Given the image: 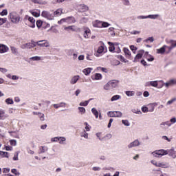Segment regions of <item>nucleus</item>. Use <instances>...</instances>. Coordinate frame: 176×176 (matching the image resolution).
<instances>
[{
	"mask_svg": "<svg viewBox=\"0 0 176 176\" xmlns=\"http://www.w3.org/2000/svg\"><path fill=\"white\" fill-rule=\"evenodd\" d=\"M166 43L170 46H167L166 45H163L161 48L157 49V54H164L166 53V49L168 50V53L176 47V41L174 40H166Z\"/></svg>",
	"mask_w": 176,
	"mask_h": 176,
	"instance_id": "f257e3e1",
	"label": "nucleus"
},
{
	"mask_svg": "<svg viewBox=\"0 0 176 176\" xmlns=\"http://www.w3.org/2000/svg\"><path fill=\"white\" fill-rule=\"evenodd\" d=\"M118 86L119 80H111L103 86V89L105 90V91H109L111 90H113V89H116Z\"/></svg>",
	"mask_w": 176,
	"mask_h": 176,
	"instance_id": "f03ea898",
	"label": "nucleus"
},
{
	"mask_svg": "<svg viewBox=\"0 0 176 176\" xmlns=\"http://www.w3.org/2000/svg\"><path fill=\"white\" fill-rule=\"evenodd\" d=\"M8 19L13 24H19V23L21 21L20 14L16 11L10 12L8 14Z\"/></svg>",
	"mask_w": 176,
	"mask_h": 176,
	"instance_id": "7ed1b4c3",
	"label": "nucleus"
},
{
	"mask_svg": "<svg viewBox=\"0 0 176 176\" xmlns=\"http://www.w3.org/2000/svg\"><path fill=\"white\" fill-rule=\"evenodd\" d=\"M107 46H105V44L102 43V41H100L99 43V46L97 50V53L95 54V56L96 57H100V54H102V53H107Z\"/></svg>",
	"mask_w": 176,
	"mask_h": 176,
	"instance_id": "20e7f679",
	"label": "nucleus"
},
{
	"mask_svg": "<svg viewBox=\"0 0 176 176\" xmlns=\"http://www.w3.org/2000/svg\"><path fill=\"white\" fill-rule=\"evenodd\" d=\"M166 151H164V149H160V150H155L153 152L151 153V155L153 156V157H162V156L165 155Z\"/></svg>",
	"mask_w": 176,
	"mask_h": 176,
	"instance_id": "39448f33",
	"label": "nucleus"
},
{
	"mask_svg": "<svg viewBox=\"0 0 176 176\" xmlns=\"http://www.w3.org/2000/svg\"><path fill=\"white\" fill-rule=\"evenodd\" d=\"M109 118H122L123 113L119 111H109L107 113Z\"/></svg>",
	"mask_w": 176,
	"mask_h": 176,
	"instance_id": "423d86ee",
	"label": "nucleus"
},
{
	"mask_svg": "<svg viewBox=\"0 0 176 176\" xmlns=\"http://www.w3.org/2000/svg\"><path fill=\"white\" fill-rule=\"evenodd\" d=\"M160 82L162 83V85L161 86V87L165 86V87L168 89V87H170L171 86H174L175 85H176V78L170 79L166 82H163V80H160Z\"/></svg>",
	"mask_w": 176,
	"mask_h": 176,
	"instance_id": "0eeeda50",
	"label": "nucleus"
},
{
	"mask_svg": "<svg viewBox=\"0 0 176 176\" xmlns=\"http://www.w3.org/2000/svg\"><path fill=\"white\" fill-rule=\"evenodd\" d=\"M36 46V42L32 41L30 43L22 44L21 45V49H32V47H35Z\"/></svg>",
	"mask_w": 176,
	"mask_h": 176,
	"instance_id": "6e6552de",
	"label": "nucleus"
},
{
	"mask_svg": "<svg viewBox=\"0 0 176 176\" xmlns=\"http://www.w3.org/2000/svg\"><path fill=\"white\" fill-rule=\"evenodd\" d=\"M63 23L72 24V23H75V18L74 16H70L68 18L62 19L60 21H58V24H63Z\"/></svg>",
	"mask_w": 176,
	"mask_h": 176,
	"instance_id": "1a4fd4ad",
	"label": "nucleus"
},
{
	"mask_svg": "<svg viewBox=\"0 0 176 176\" xmlns=\"http://www.w3.org/2000/svg\"><path fill=\"white\" fill-rule=\"evenodd\" d=\"M25 20L29 21V27H30V28H35V19H34V17L30 16V15H25Z\"/></svg>",
	"mask_w": 176,
	"mask_h": 176,
	"instance_id": "9d476101",
	"label": "nucleus"
},
{
	"mask_svg": "<svg viewBox=\"0 0 176 176\" xmlns=\"http://www.w3.org/2000/svg\"><path fill=\"white\" fill-rule=\"evenodd\" d=\"M141 145V142L138 139L135 140L127 145L128 149H131L132 148H137Z\"/></svg>",
	"mask_w": 176,
	"mask_h": 176,
	"instance_id": "9b49d317",
	"label": "nucleus"
},
{
	"mask_svg": "<svg viewBox=\"0 0 176 176\" xmlns=\"http://www.w3.org/2000/svg\"><path fill=\"white\" fill-rule=\"evenodd\" d=\"M39 46L40 47H49L50 45H49V42L47 40H41L36 42V46Z\"/></svg>",
	"mask_w": 176,
	"mask_h": 176,
	"instance_id": "f8f14e48",
	"label": "nucleus"
},
{
	"mask_svg": "<svg viewBox=\"0 0 176 176\" xmlns=\"http://www.w3.org/2000/svg\"><path fill=\"white\" fill-rule=\"evenodd\" d=\"M41 16L42 17H44V19H47V20H53L54 19V16L49 11H43Z\"/></svg>",
	"mask_w": 176,
	"mask_h": 176,
	"instance_id": "ddd939ff",
	"label": "nucleus"
},
{
	"mask_svg": "<svg viewBox=\"0 0 176 176\" xmlns=\"http://www.w3.org/2000/svg\"><path fill=\"white\" fill-rule=\"evenodd\" d=\"M165 155H168L170 157H172L173 159H175L176 157V153L174 150V147H172L170 149L164 150Z\"/></svg>",
	"mask_w": 176,
	"mask_h": 176,
	"instance_id": "4468645a",
	"label": "nucleus"
},
{
	"mask_svg": "<svg viewBox=\"0 0 176 176\" xmlns=\"http://www.w3.org/2000/svg\"><path fill=\"white\" fill-rule=\"evenodd\" d=\"M77 10L78 12H88L89 6H86V4H79L77 6Z\"/></svg>",
	"mask_w": 176,
	"mask_h": 176,
	"instance_id": "2eb2a0df",
	"label": "nucleus"
},
{
	"mask_svg": "<svg viewBox=\"0 0 176 176\" xmlns=\"http://www.w3.org/2000/svg\"><path fill=\"white\" fill-rule=\"evenodd\" d=\"M159 81L157 80H155V81H147L145 84L144 86L145 87H151V86L152 87H157L159 83Z\"/></svg>",
	"mask_w": 176,
	"mask_h": 176,
	"instance_id": "dca6fc26",
	"label": "nucleus"
},
{
	"mask_svg": "<svg viewBox=\"0 0 176 176\" xmlns=\"http://www.w3.org/2000/svg\"><path fill=\"white\" fill-rule=\"evenodd\" d=\"M144 53H145V51L144 50H140L138 52L137 55L135 56L134 63H137L138 60H140V58H142V56H144Z\"/></svg>",
	"mask_w": 176,
	"mask_h": 176,
	"instance_id": "f3484780",
	"label": "nucleus"
},
{
	"mask_svg": "<svg viewBox=\"0 0 176 176\" xmlns=\"http://www.w3.org/2000/svg\"><path fill=\"white\" fill-rule=\"evenodd\" d=\"M80 79V76L76 75L71 78L69 80L70 85H76L78 83V81Z\"/></svg>",
	"mask_w": 176,
	"mask_h": 176,
	"instance_id": "a211bd4d",
	"label": "nucleus"
},
{
	"mask_svg": "<svg viewBox=\"0 0 176 176\" xmlns=\"http://www.w3.org/2000/svg\"><path fill=\"white\" fill-rule=\"evenodd\" d=\"M123 52L124 53L125 57L129 58V60H131V52H130V50H129L127 47H124Z\"/></svg>",
	"mask_w": 176,
	"mask_h": 176,
	"instance_id": "6ab92c4d",
	"label": "nucleus"
},
{
	"mask_svg": "<svg viewBox=\"0 0 176 176\" xmlns=\"http://www.w3.org/2000/svg\"><path fill=\"white\" fill-rule=\"evenodd\" d=\"M9 52V47L3 44H0V54L8 53Z\"/></svg>",
	"mask_w": 176,
	"mask_h": 176,
	"instance_id": "aec40b11",
	"label": "nucleus"
},
{
	"mask_svg": "<svg viewBox=\"0 0 176 176\" xmlns=\"http://www.w3.org/2000/svg\"><path fill=\"white\" fill-rule=\"evenodd\" d=\"M8 116L5 110L0 109V120H5Z\"/></svg>",
	"mask_w": 176,
	"mask_h": 176,
	"instance_id": "412c9836",
	"label": "nucleus"
},
{
	"mask_svg": "<svg viewBox=\"0 0 176 176\" xmlns=\"http://www.w3.org/2000/svg\"><path fill=\"white\" fill-rule=\"evenodd\" d=\"M53 107L55 108V109H58V108H65V107H67V103L61 102L58 104H54Z\"/></svg>",
	"mask_w": 176,
	"mask_h": 176,
	"instance_id": "4be33fe9",
	"label": "nucleus"
},
{
	"mask_svg": "<svg viewBox=\"0 0 176 176\" xmlns=\"http://www.w3.org/2000/svg\"><path fill=\"white\" fill-rule=\"evenodd\" d=\"M90 34H91L90 29H89V28H85L84 29V38H85L86 39L90 38Z\"/></svg>",
	"mask_w": 176,
	"mask_h": 176,
	"instance_id": "5701e85b",
	"label": "nucleus"
},
{
	"mask_svg": "<svg viewBox=\"0 0 176 176\" xmlns=\"http://www.w3.org/2000/svg\"><path fill=\"white\" fill-rule=\"evenodd\" d=\"M155 111V107L152 106V109L149 110L146 106H143L142 107V112L146 113L147 112H153Z\"/></svg>",
	"mask_w": 176,
	"mask_h": 176,
	"instance_id": "b1692460",
	"label": "nucleus"
},
{
	"mask_svg": "<svg viewBox=\"0 0 176 176\" xmlns=\"http://www.w3.org/2000/svg\"><path fill=\"white\" fill-rule=\"evenodd\" d=\"M151 163L153 164V166H155V167H166V164L162 162H157L155 160H151Z\"/></svg>",
	"mask_w": 176,
	"mask_h": 176,
	"instance_id": "393cba45",
	"label": "nucleus"
},
{
	"mask_svg": "<svg viewBox=\"0 0 176 176\" xmlns=\"http://www.w3.org/2000/svg\"><path fill=\"white\" fill-rule=\"evenodd\" d=\"M147 19H150L151 20H157V19H160V14H154L147 15Z\"/></svg>",
	"mask_w": 176,
	"mask_h": 176,
	"instance_id": "a878e982",
	"label": "nucleus"
},
{
	"mask_svg": "<svg viewBox=\"0 0 176 176\" xmlns=\"http://www.w3.org/2000/svg\"><path fill=\"white\" fill-rule=\"evenodd\" d=\"M93 26L96 28H102V21H96L95 22H94Z\"/></svg>",
	"mask_w": 176,
	"mask_h": 176,
	"instance_id": "bb28decb",
	"label": "nucleus"
},
{
	"mask_svg": "<svg viewBox=\"0 0 176 176\" xmlns=\"http://www.w3.org/2000/svg\"><path fill=\"white\" fill-rule=\"evenodd\" d=\"M11 137L14 138H20V135H19V131H9L8 132Z\"/></svg>",
	"mask_w": 176,
	"mask_h": 176,
	"instance_id": "cd10ccee",
	"label": "nucleus"
},
{
	"mask_svg": "<svg viewBox=\"0 0 176 176\" xmlns=\"http://www.w3.org/2000/svg\"><path fill=\"white\" fill-rule=\"evenodd\" d=\"M102 79V75L100 73H96L95 75L92 77L93 80H101Z\"/></svg>",
	"mask_w": 176,
	"mask_h": 176,
	"instance_id": "c85d7f7f",
	"label": "nucleus"
},
{
	"mask_svg": "<svg viewBox=\"0 0 176 176\" xmlns=\"http://www.w3.org/2000/svg\"><path fill=\"white\" fill-rule=\"evenodd\" d=\"M49 151V147L46 146H41L39 147V153H46Z\"/></svg>",
	"mask_w": 176,
	"mask_h": 176,
	"instance_id": "c756f323",
	"label": "nucleus"
},
{
	"mask_svg": "<svg viewBox=\"0 0 176 176\" xmlns=\"http://www.w3.org/2000/svg\"><path fill=\"white\" fill-rule=\"evenodd\" d=\"M93 70V68L91 67H87L82 70L83 74L87 76L88 75H90L91 74V71Z\"/></svg>",
	"mask_w": 176,
	"mask_h": 176,
	"instance_id": "7c9ffc66",
	"label": "nucleus"
},
{
	"mask_svg": "<svg viewBox=\"0 0 176 176\" xmlns=\"http://www.w3.org/2000/svg\"><path fill=\"white\" fill-rule=\"evenodd\" d=\"M166 126H167L168 127H170V122H167V121H166V122H162L160 124V129H162V130H166Z\"/></svg>",
	"mask_w": 176,
	"mask_h": 176,
	"instance_id": "2f4dec72",
	"label": "nucleus"
},
{
	"mask_svg": "<svg viewBox=\"0 0 176 176\" xmlns=\"http://www.w3.org/2000/svg\"><path fill=\"white\" fill-rule=\"evenodd\" d=\"M80 137L85 138V140H89V133L85 130H82L80 133Z\"/></svg>",
	"mask_w": 176,
	"mask_h": 176,
	"instance_id": "473e14b6",
	"label": "nucleus"
},
{
	"mask_svg": "<svg viewBox=\"0 0 176 176\" xmlns=\"http://www.w3.org/2000/svg\"><path fill=\"white\" fill-rule=\"evenodd\" d=\"M108 45H109V52H111V53H114L116 47L115 45H113V43L109 41Z\"/></svg>",
	"mask_w": 176,
	"mask_h": 176,
	"instance_id": "72a5a7b5",
	"label": "nucleus"
},
{
	"mask_svg": "<svg viewBox=\"0 0 176 176\" xmlns=\"http://www.w3.org/2000/svg\"><path fill=\"white\" fill-rule=\"evenodd\" d=\"M91 100H93V98H90L89 100H85L84 102H80L79 103L80 107H87V105H89V102H90Z\"/></svg>",
	"mask_w": 176,
	"mask_h": 176,
	"instance_id": "f704fd0d",
	"label": "nucleus"
},
{
	"mask_svg": "<svg viewBox=\"0 0 176 176\" xmlns=\"http://www.w3.org/2000/svg\"><path fill=\"white\" fill-rule=\"evenodd\" d=\"M65 141H67V138H65V137L64 136L58 137V142L60 145H64V144H65Z\"/></svg>",
	"mask_w": 176,
	"mask_h": 176,
	"instance_id": "c9c22d12",
	"label": "nucleus"
},
{
	"mask_svg": "<svg viewBox=\"0 0 176 176\" xmlns=\"http://www.w3.org/2000/svg\"><path fill=\"white\" fill-rule=\"evenodd\" d=\"M91 111L93 115H94L95 118H96V119H98V116H99V113H100L98 112V111L97 110V109H96L95 107H94V108L91 109Z\"/></svg>",
	"mask_w": 176,
	"mask_h": 176,
	"instance_id": "e433bc0d",
	"label": "nucleus"
},
{
	"mask_svg": "<svg viewBox=\"0 0 176 176\" xmlns=\"http://www.w3.org/2000/svg\"><path fill=\"white\" fill-rule=\"evenodd\" d=\"M30 61H41L42 60V56H33L30 58Z\"/></svg>",
	"mask_w": 176,
	"mask_h": 176,
	"instance_id": "4c0bfd02",
	"label": "nucleus"
},
{
	"mask_svg": "<svg viewBox=\"0 0 176 176\" xmlns=\"http://www.w3.org/2000/svg\"><path fill=\"white\" fill-rule=\"evenodd\" d=\"M54 16H56V17H58V16H61V14H63V9L58 8L54 12Z\"/></svg>",
	"mask_w": 176,
	"mask_h": 176,
	"instance_id": "58836bf2",
	"label": "nucleus"
},
{
	"mask_svg": "<svg viewBox=\"0 0 176 176\" xmlns=\"http://www.w3.org/2000/svg\"><path fill=\"white\" fill-rule=\"evenodd\" d=\"M120 98H122L120 95H114L111 97V102H113V101H118V100H120Z\"/></svg>",
	"mask_w": 176,
	"mask_h": 176,
	"instance_id": "ea45409f",
	"label": "nucleus"
},
{
	"mask_svg": "<svg viewBox=\"0 0 176 176\" xmlns=\"http://www.w3.org/2000/svg\"><path fill=\"white\" fill-rule=\"evenodd\" d=\"M78 110L80 115H85L86 113V109L85 107H78Z\"/></svg>",
	"mask_w": 176,
	"mask_h": 176,
	"instance_id": "a19ab883",
	"label": "nucleus"
},
{
	"mask_svg": "<svg viewBox=\"0 0 176 176\" xmlns=\"http://www.w3.org/2000/svg\"><path fill=\"white\" fill-rule=\"evenodd\" d=\"M108 32L110 33L111 36H115V35H116V32H115V28H109Z\"/></svg>",
	"mask_w": 176,
	"mask_h": 176,
	"instance_id": "79ce46f5",
	"label": "nucleus"
},
{
	"mask_svg": "<svg viewBox=\"0 0 176 176\" xmlns=\"http://www.w3.org/2000/svg\"><path fill=\"white\" fill-rule=\"evenodd\" d=\"M5 102H6V104H7V105H13V104H14L13 99L10 98L6 99Z\"/></svg>",
	"mask_w": 176,
	"mask_h": 176,
	"instance_id": "37998d69",
	"label": "nucleus"
},
{
	"mask_svg": "<svg viewBox=\"0 0 176 176\" xmlns=\"http://www.w3.org/2000/svg\"><path fill=\"white\" fill-rule=\"evenodd\" d=\"M167 122H169L170 124V127L172 126L173 124H175V123H176V118L175 117H173L170 119L169 121H166Z\"/></svg>",
	"mask_w": 176,
	"mask_h": 176,
	"instance_id": "c03bdc74",
	"label": "nucleus"
},
{
	"mask_svg": "<svg viewBox=\"0 0 176 176\" xmlns=\"http://www.w3.org/2000/svg\"><path fill=\"white\" fill-rule=\"evenodd\" d=\"M65 31H76V28L74 25H71L65 28Z\"/></svg>",
	"mask_w": 176,
	"mask_h": 176,
	"instance_id": "a18cd8bd",
	"label": "nucleus"
},
{
	"mask_svg": "<svg viewBox=\"0 0 176 176\" xmlns=\"http://www.w3.org/2000/svg\"><path fill=\"white\" fill-rule=\"evenodd\" d=\"M155 41V38H153V37H148L146 39H144L143 42H144V43H152L153 42Z\"/></svg>",
	"mask_w": 176,
	"mask_h": 176,
	"instance_id": "49530a36",
	"label": "nucleus"
},
{
	"mask_svg": "<svg viewBox=\"0 0 176 176\" xmlns=\"http://www.w3.org/2000/svg\"><path fill=\"white\" fill-rule=\"evenodd\" d=\"M33 3H38V5H46V1H41V0H31Z\"/></svg>",
	"mask_w": 176,
	"mask_h": 176,
	"instance_id": "de8ad7c7",
	"label": "nucleus"
},
{
	"mask_svg": "<svg viewBox=\"0 0 176 176\" xmlns=\"http://www.w3.org/2000/svg\"><path fill=\"white\" fill-rule=\"evenodd\" d=\"M11 52L12 54H14V56H17L19 54V50L14 47H11Z\"/></svg>",
	"mask_w": 176,
	"mask_h": 176,
	"instance_id": "09e8293b",
	"label": "nucleus"
},
{
	"mask_svg": "<svg viewBox=\"0 0 176 176\" xmlns=\"http://www.w3.org/2000/svg\"><path fill=\"white\" fill-rule=\"evenodd\" d=\"M131 112H133V113H135L136 115H142V112L138 109H133Z\"/></svg>",
	"mask_w": 176,
	"mask_h": 176,
	"instance_id": "8fccbe9b",
	"label": "nucleus"
},
{
	"mask_svg": "<svg viewBox=\"0 0 176 176\" xmlns=\"http://www.w3.org/2000/svg\"><path fill=\"white\" fill-rule=\"evenodd\" d=\"M125 94L128 97H133L134 96V94H135V93L134 92V91H125Z\"/></svg>",
	"mask_w": 176,
	"mask_h": 176,
	"instance_id": "3c124183",
	"label": "nucleus"
},
{
	"mask_svg": "<svg viewBox=\"0 0 176 176\" xmlns=\"http://www.w3.org/2000/svg\"><path fill=\"white\" fill-rule=\"evenodd\" d=\"M0 155L1 157H9V153L5 151H0Z\"/></svg>",
	"mask_w": 176,
	"mask_h": 176,
	"instance_id": "603ef678",
	"label": "nucleus"
},
{
	"mask_svg": "<svg viewBox=\"0 0 176 176\" xmlns=\"http://www.w3.org/2000/svg\"><path fill=\"white\" fill-rule=\"evenodd\" d=\"M38 116L41 122H45V114L43 113H38Z\"/></svg>",
	"mask_w": 176,
	"mask_h": 176,
	"instance_id": "864d4df0",
	"label": "nucleus"
},
{
	"mask_svg": "<svg viewBox=\"0 0 176 176\" xmlns=\"http://www.w3.org/2000/svg\"><path fill=\"white\" fill-rule=\"evenodd\" d=\"M175 101H176V98H173L172 99H170L166 102V105H171L172 104H174Z\"/></svg>",
	"mask_w": 176,
	"mask_h": 176,
	"instance_id": "5fc2aeb1",
	"label": "nucleus"
},
{
	"mask_svg": "<svg viewBox=\"0 0 176 176\" xmlns=\"http://www.w3.org/2000/svg\"><path fill=\"white\" fill-rule=\"evenodd\" d=\"M122 124H124V126H126V127H129V126H130V122H129L128 120H122Z\"/></svg>",
	"mask_w": 176,
	"mask_h": 176,
	"instance_id": "6e6d98bb",
	"label": "nucleus"
},
{
	"mask_svg": "<svg viewBox=\"0 0 176 176\" xmlns=\"http://www.w3.org/2000/svg\"><path fill=\"white\" fill-rule=\"evenodd\" d=\"M162 139L164 141H167L168 142H171V140H173L172 138H168L166 135H164L162 137Z\"/></svg>",
	"mask_w": 176,
	"mask_h": 176,
	"instance_id": "4d7b16f0",
	"label": "nucleus"
},
{
	"mask_svg": "<svg viewBox=\"0 0 176 176\" xmlns=\"http://www.w3.org/2000/svg\"><path fill=\"white\" fill-rule=\"evenodd\" d=\"M111 24L108 22L102 21V28H107V27H110Z\"/></svg>",
	"mask_w": 176,
	"mask_h": 176,
	"instance_id": "13d9d810",
	"label": "nucleus"
},
{
	"mask_svg": "<svg viewBox=\"0 0 176 176\" xmlns=\"http://www.w3.org/2000/svg\"><path fill=\"white\" fill-rule=\"evenodd\" d=\"M11 173L12 174H14V175H16V176L20 175V172H19V170H17V169H16V168L12 169Z\"/></svg>",
	"mask_w": 176,
	"mask_h": 176,
	"instance_id": "bf43d9fd",
	"label": "nucleus"
},
{
	"mask_svg": "<svg viewBox=\"0 0 176 176\" xmlns=\"http://www.w3.org/2000/svg\"><path fill=\"white\" fill-rule=\"evenodd\" d=\"M6 21H8V19H6V18H0V26L3 25V24H5V23H6Z\"/></svg>",
	"mask_w": 176,
	"mask_h": 176,
	"instance_id": "052dcab7",
	"label": "nucleus"
},
{
	"mask_svg": "<svg viewBox=\"0 0 176 176\" xmlns=\"http://www.w3.org/2000/svg\"><path fill=\"white\" fill-rule=\"evenodd\" d=\"M30 13L34 17H39L41 16V14L39 12H34V11H30Z\"/></svg>",
	"mask_w": 176,
	"mask_h": 176,
	"instance_id": "680f3d73",
	"label": "nucleus"
},
{
	"mask_svg": "<svg viewBox=\"0 0 176 176\" xmlns=\"http://www.w3.org/2000/svg\"><path fill=\"white\" fill-rule=\"evenodd\" d=\"M118 58H120V61H122V63H129V60L127 59L124 58L123 57V56H122V55H120L118 56Z\"/></svg>",
	"mask_w": 176,
	"mask_h": 176,
	"instance_id": "e2e57ef3",
	"label": "nucleus"
},
{
	"mask_svg": "<svg viewBox=\"0 0 176 176\" xmlns=\"http://www.w3.org/2000/svg\"><path fill=\"white\" fill-rule=\"evenodd\" d=\"M10 144L12 146H16L17 145V141L16 140H10Z\"/></svg>",
	"mask_w": 176,
	"mask_h": 176,
	"instance_id": "0e129e2a",
	"label": "nucleus"
},
{
	"mask_svg": "<svg viewBox=\"0 0 176 176\" xmlns=\"http://www.w3.org/2000/svg\"><path fill=\"white\" fill-rule=\"evenodd\" d=\"M146 58L147 61H153V60H155V58H153V56H152V55H147L146 56Z\"/></svg>",
	"mask_w": 176,
	"mask_h": 176,
	"instance_id": "69168bd1",
	"label": "nucleus"
},
{
	"mask_svg": "<svg viewBox=\"0 0 176 176\" xmlns=\"http://www.w3.org/2000/svg\"><path fill=\"white\" fill-rule=\"evenodd\" d=\"M0 16H8V10L4 9L0 12Z\"/></svg>",
	"mask_w": 176,
	"mask_h": 176,
	"instance_id": "338daca9",
	"label": "nucleus"
},
{
	"mask_svg": "<svg viewBox=\"0 0 176 176\" xmlns=\"http://www.w3.org/2000/svg\"><path fill=\"white\" fill-rule=\"evenodd\" d=\"M93 171H101V167L100 166H94L92 167Z\"/></svg>",
	"mask_w": 176,
	"mask_h": 176,
	"instance_id": "774afa93",
	"label": "nucleus"
}]
</instances>
